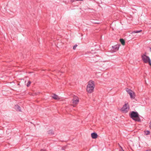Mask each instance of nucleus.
Masks as SVG:
<instances>
[{
    "mask_svg": "<svg viewBox=\"0 0 151 151\" xmlns=\"http://www.w3.org/2000/svg\"><path fill=\"white\" fill-rule=\"evenodd\" d=\"M100 63H98L97 64V65H100Z\"/></svg>",
    "mask_w": 151,
    "mask_h": 151,
    "instance_id": "412c9836",
    "label": "nucleus"
},
{
    "mask_svg": "<svg viewBox=\"0 0 151 151\" xmlns=\"http://www.w3.org/2000/svg\"><path fill=\"white\" fill-rule=\"evenodd\" d=\"M120 41L121 43V44L123 45H125V41L123 39H121L120 40Z\"/></svg>",
    "mask_w": 151,
    "mask_h": 151,
    "instance_id": "ddd939ff",
    "label": "nucleus"
},
{
    "mask_svg": "<svg viewBox=\"0 0 151 151\" xmlns=\"http://www.w3.org/2000/svg\"><path fill=\"white\" fill-rule=\"evenodd\" d=\"M122 151H124V150H122Z\"/></svg>",
    "mask_w": 151,
    "mask_h": 151,
    "instance_id": "cd10ccee",
    "label": "nucleus"
},
{
    "mask_svg": "<svg viewBox=\"0 0 151 151\" xmlns=\"http://www.w3.org/2000/svg\"><path fill=\"white\" fill-rule=\"evenodd\" d=\"M89 54H90V53H91V52H89Z\"/></svg>",
    "mask_w": 151,
    "mask_h": 151,
    "instance_id": "393cba45",
    "label": "nucleus"
},
{
    "mask_svg": "<svg viewBox=\"0 0 151 151\" xmlns=\"http://www.w3.org/2000/svg\"><path fill=\"white\" fill-rule=\"evenodd\" d=\"M150 51L151 52V47L150 48Z\"/></svg>",
    "mask_w": 151,
    "mask_h": 151,
    "instance_id": "b1692460",
    "label": "nucleus"
},
{
    "mask_svg": "<svg viewBox=\"0 0 151 151\" xmlns=\"http://www.w3.org/2000/svg\"><path fill=\"white\" fill-rule=\"evenodd\" d=\"M129 108V105L128 103H125L121 108V111L123 113H126L128 111Z\"/></svg>",
    "mask_w": 151,
    "mask_h": 151,
    "instance_id": "7ed1b4c3",
    "label": "nucleus"
},
{
    "mask_svg": "<svg viewBox=\"0 0 151 151\" xmlns=\"http://www.w3.org/2000/svg\"><path fill=\"white\" fill-rule=\"evenodd\" d=\"M126 91L127 92L130 96V97L131 99H134L135 98V95L134 92L131 89L127 88Z\"/></svg>",
    "mask_w": 151,
    "mask_h": 151,
    "instance_id": "39448f33",
    "label": "nucleus"
},
{
    "mask_svg": "<svg viewBox=\"0 0 151 151\" xmlns=\"http://www.w3.org/2000/svg\"><path fill=\"white\" fill-rule=\"evenodd\" d=\"M40 151H47L45 149H42L40 150Z\"/></svg>",
    "mask_w": 151,
    "mask_h": 151,
    "instance_id": "aec40b11",
    "label": "nucleus"
},
{
    "mask_svg": "<svg viewBox=\"0 0 151 151\" xmlns=\"http://www.w3.org/2000/svg\"><path fill=\"white\" fill-rule=\"evenodd\" d=\"M98 68V69H100V68H99V67Z\"/></svg>",
    "mask_w": 151,
    "mask_h": 151,
    "instance_id": "a878e982",
    "label": "nucleus"
},
{
    "mask_svg": "<svg viewBox=\"0 0 151 151\" xmlns=\"http://www.w3.org/2000/svg\"><path fill=\"white\" fill-rule=\"evenodd\" d=\"M98 57L97 56H96L94 57H92L91 59V60L92 61V62H98V60H99L98 59Z\"/></svg>",
    "mask_w": 151,
    "mask_h": 151,
    "instance_id": "423d86ee",
    "label": "nucleus"
},
{
    "mask_svg": "<svg viewBox=\"0 0 151 151\" xmlns=\"http://www.w3.org/2000/svg\"><path fill=\"white\" fill-rule=\"evenodd\" d=\"M120 147L122 149V147H121L120 146Z\"/></svg>",
    "mask_w": 151,
    "mask_h": 151,
    "instance_id": "bb28decb",
    "label": "nucleus"
},
{
    "mask_svg": "<svg viewBox=\"0 0 151 151\" xmlns=\"http://www.w3.org/2000/svg\"><path fill=\"white\" fill-rule=\"evenodd\" d=\"M119 45H117L112 46L113 50L115 51L118 50L119 48Z\"/></svg>",
    "mask_w": 151,
    "mask_h": 151,
    "instance_id": "0eeeda50",
    "label": "nucleus"
},
{
    "mask_svg": "<svg viewBox=\"0 0 151 151\" xmlns=\"http://www.w3.org/2000/svg\"><path fill=\"white\" fill-rule=\"evenodd\" d=\"M95 85L94 81H90L87 86L86 90L89 93H91L93 91Z\"/></svg>",
    "mask_w": 151,
    "mask_h": 151,
    "instance_id": "f03ea898",
    "label": "nucleus"
},
{
    "mask_svg": "<svg viewBox=\"0 0 151 151\" xmlns=\"http://www.w3.org/2000/svg\"><path fill=\"white\" fill-rule=\"evenodd\" d=\"M53 99H57L58 98V96L55 94H54L53 96H52Z\"/></svg>",
    "mask_w": 151,
    "mask_h": 151,
    "instance_id": "f8f14e48",
    "label": "nucleus"
},
{
    "mask_svg": "<svg viewBox=\"0 0 151 151\" xmlns=\"http://www.w3.org/2000/svg\"><path fill=\"white\" fill-rule=\"evenodd\" d=\"M146 54L145 53V54L142 55L141 57L143 62L145 63H147L149 61V59H150L149 56L146 55Z\"/></svg>",
    "mask_w": 151,
    "mask_h": 151,
    "instance_id": "20e7f679",
    "label": "nucleus"
},
{
    "mask_svg": "<svg viewBox=\"0 0 151 151\" xmlns=\"http://www.w3.org/2000/svg\"><path fill=\"white\" fill-rule=\"evenodd\" d=\"M149 63V65L151 66V60L150 59L149 60V61L148 63Z\"/></svg>",
    "mask_w": 151,
    "mask_h": 151,
    "instance_id": "a211bd4d",
    "label": "nucleus"
},
{
    "mask_svg": "<svg viewBox=\"0 0 151 151\" xmlns=\"http://www.w3.org/2000/svg\"><path fill=\"white\" fill-rule=\"evenodd\" d=\"M14 108L17 111H21L20 107L18 105H15L14 106Z\"/></svg>",
    "mask_w": 151,
    "mask_h": 151,
    "instance_id": "1a4fd4ad",
    "label": "nucleus"
},
{
    "mask_svg": "<svg viewBox=\"0 0 151 151\" xmlns=\"http://www.w3.org/2000/svg\"><path fill=\"white\" fill-rule=\"evenodd\" d=\"M62 150H64V149L63 148V147H62Z\"/></svg>",
    "mask_w": 151,
    "mask_h": 151,
    "instance_id": "5701e85b",
    "label": "nucleus"
},
{
    "mask_svg": "<svg viewBox=\"0 0 151 151\" xmlns=\"http://www.w3.org/2000/svg\"><path fill=\"white\" fill-rule=\"evenodd\" d=\"M77 45H75L73 47V49L75 50L76 49V47H77Z\"/></svg>",
    "mask_w": 151,
    "mask_h": 151,
    "instance_id": "6ab92c4d",
    "label": "nucleus"
},
{
    "mask_svg": "<svg viewBox=\"0 0 151 151\" xmlns=\"http://www.w3.org/2000/svg\"><path fill=\"white\" fill-rule=\"evenodd\" d=\"M73 103L74 105H76V104H77L79 102V100H77L76 99V100H73Z\"/></svg>",
    "mask_w": 151,
    "mask_h": 151,
    "instance_id": "9d476101",
    "label": "nucleus"
},
{
    "mask_svg": "<svg viewBox=\"0 0 151 151\" xmlns=\"http://www.w3.org/2000/svg\"><path fill=\"white\" fill-rule=\"evenodd\" d=\"M142 31V30L134 31L133 32V33H138Z\"/></svg>",
    "mask_w": 151,
    "mask_h": 151,
    "instance_id": "dca6fc26",
    "label": "nucleus"
},
{
    "mask_svg": "<svg viewBox=\"0 0 151 151\" xmlns=\"http://www.w3.org/2000/svg\"><path fill=\"white\" fill-rule=\"evenodd\" d=\"M129 115L130 117L135 121L141 122L139 115L137 112L132 111L129 113Z\"/></svg>",
    "mask_w": 151,
    "mask_h": 151,
    "instance_id": "f257e3e1",
    "label": "nucleus"
},
{
    "mask_svg": "<svg viewBox=\"0 0 151 151\" xmlns=\"http://www.w3.org/2000/svg\"><path fill=\"white\" fill-rule=\"evenodd\" d=\"M31 82L30 81H28L27 84V86L28 87H29L31 84Z\"/></svg>",
    "mask_w": 151,
    "mask_h": 151,
    "instance_id": "f3484780",
    "label": "nucleus"
},
{
    "mask_svg": "<svg viewBox=\"0 0 151 151\" xmlns=\"http://www.w3.org/2000/svg\"><path fill=\"white\" fill-rule=\"evenodd\" d=\"M91 136L93 139H95L97 138L98 135L97 133L95 132H93L91 134Z\"/></svg>",
    "mask_w": 151,
    "mask_h": 151,
    "instance_id": "6e6552de",
    "label": "nucleus"
},
{
    "mask_svg": "<svg viewBox=\"0 0 151 151\" xmlns=\"http://www.w3.org/2000/svg\"><path fill=\"white\" fill-rule=\"evenodd\" d=\"M79 100L78 98L76 96H74L73 97V99H72L73 100Z\"/></svg>",
    "mask_w": 151,
    "mask_h": 151,
    "instance_id": "2eb2a0df",
    "label": "nucleus"
},
{
    "mask_svg": "<svg viewBox=\"0 0 151 151\" xmlns=\"http://www.w3.org/2000/svg\"><path fill=\"white\" fill-rule=\"evenodd\" d=\"M144 132H145V134L146 135L149 134L150 133V132L148 130H147L146 131H145Z\"/></svg>",
    "mask_w": 151,
    "mask_h": 151,
    "instance_id": "4468645a",
    "label": "nucleus"
},
{
    "mask_svg": "<svg viewBox=\"0 0 151 151\" xmlns=\"http://www.w3.org/2000/svg\"><path fill=\"white\" fill-rule=\"evenodd\" d=\"M94 23H96V24H99V23L97 22H94Z\"/></svg>",
    "mask_w": 151,
    "mask_h": 151,
    "instance_id": "4be33fe9",
    "label": "nucleus"
},
{
    "mask_svg": "<svg viewBox=\"0 0 151 151\" xmlns=\"http://www.w3.org/2000/svg\"><path fill=\"white\" fill-rule=\"evenodd\" d=\"M47 133L49 134L52 135L54 134V132L52 130H50L47 131Z\"/></svg>",
    "mask_w": 151,
    "mask_h": 151,
    "instance_id": "9b49d317",
    "label": "nucleus"
}]
</instances>
